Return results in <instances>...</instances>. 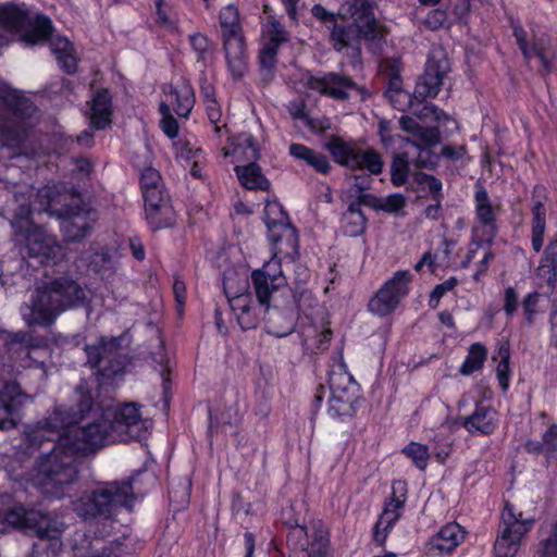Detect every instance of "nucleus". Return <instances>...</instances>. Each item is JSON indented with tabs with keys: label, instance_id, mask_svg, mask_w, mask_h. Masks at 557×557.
Here are the masks:
<instances>
[{
	"label": "nucleus",
	"instance_id": "nucleus-1",
	"mask_svg": "<svg viewBox=\"0 0 557 557\" xmlns=\"http://www.w3.org/2000/svg\"><path fill=\"white\" fill-rule=\"evenodd\" d=\"M151 425V420L143 417L136 403L99 411L87 384L82 382L73 394L71 406H55L45 419L26 431L28 448H39L45 442L54 444L49 453L37 459L25 480L47 497H64L77 480L78 453L111 443L141 440Z\"/></svg>",
	"mask_w": 557,
	"mask_h": 557
},
{
	"label": "nucleus",
	"instance_id": "nucleus-2",
	"mask_svg": "<svg viewBox=\"0 0 557 557\" xmlns=\"http://www.w3.org/2000/svg\"><path fill=\"white\" fill-rule=\"evenodd\" d=\"M284 256L273 253L272 258L264 262L261 269L251 273V282L258 305L253 304L251 294L238 293L235 286V278L225 274L223 287L230 306L243 330H250L258 325L267 312L270 313V321L278 315L277 310L270 311L272 295L286 285V277L282 270L281 258Z\"/></svg>",
	"mask_w": 557,
	"mask_h": 557
},
{
	"label": "nucleus",
	"instance_id": "nucleus-3",
	"mask_svg": "<svg viewBox=\"0 0 557 557\" xmlns=\"http://www.w3.org/2000/svg\"><path fill=\"white\" fill-rule=\"evenodd\" d=\"M0 28L18 35L27 45H38L49 39L50 49L58 64L67 73L76 70L73 46L67 38L52 35L51 20L42 14L30 16L25 5L0 3Z\"/></svg>",
	"mask_w": 557,
	"mask_h": 557
},
{
	"label": "nucleus",
	"instance_id": "nucleus-4",
	"mask_svg": "<svg viewBox=\"0 0 557 557\" xmlns=\"http://www.w3.org/2000/svg\"><path fill=\"white\" fill-rule=\"evenodd\" d=\"M87 305V296L75 281L59 277L38 286L21 307L28 326H50L64 311Z\"/></svg>",
	"mask_w": 557,
	"mask_h": 557
},
{
	"label": "nucleus",
	"instance_id": "nucleus-5",
	"mask_svg": "<svg viewBox=\"0 0 557 557\" xmlns=\"http://www.w3.org/2000/svg\"><path fill=\"white\" fill-rule=\"evenodd\" d=\"M136 500L131 481L97 484L72 502V510L83 520L109 519L124 507L131 509Z\"/></svg>",
	"mask_w": 557,
	"mask_h": 557
},
{
	"label": "nucleus",
	"instance_id": "nucleus-6",
	"mask_svg": "<svg viewBox=\"0 0 557 557\" xmlns=\"http://www.w3.org/2000/svg\"><path fill=\"white\" fill-rule=\"evenodd\" d=\"M342 18H351L354 25H334L331 39L337 51L352 47L358 37L376 40L383 37L384 27L375 20L372 3L369 0H344L337 12Z\"/></svg>",
	"mask_w": 557,
	"mask_h": 557
},
{
	"label": "nucleus",
	"instance_id": "nucleus-7",
	"mask_svg": "<svg viewBox=\"0 0 557 557\" xmlns=\"http://www.w3.org/2000/svg\"><path fill=\"white\" fill-rule=\"evenodd\" d=\"M0 521L15 529L32 532L40 541L49 542L48 548L55 555L62 547L60 536L65 523L57 516L45 515L39 510H26L23 506L14 505L5 510L0 509Z\"/></svg>",
	"mask_w": 557,
	"mask_h": 557
},
{
	"label": "nucleus",
	"instance_id": "nucleus-8",
	"mask_svg": "<svg viewBox=\"0 0 557 557\" xmlns=\"http://www.w3.org/2000/svg\"><path fill=\"white\" fill-rule=\"evenodd\" d=\"M380 136L386 149H401L396 153L392 163L391 175L395 186L406 183L409 175V164L418 166H432L435 164L434 157L428 148H421L416 141L404 138L400 135H392L388 123L380 122Z\"/></svg>",
	"mask_w": 557,
	"mask_h": 557
},
{
	"label": "nucleus",
	"instance_id": "nucleus-9",
	"mask_svg": "<svg viewBox=\"0 0 557 557\" xmlns=\"http://www.w3.org/2000/svg\"><path fill=\"white\" fill-rule=\"evenodd\" d=\"M329 388L327 414L338 421L352 417L356 410L357 384L342 358L330 371Z\"/></svg>",
	"mask_w": 557,
	"mask_h": 557
},
{
	"label": "nucleus",
	"instance_id": "nucleus-10",
	"mask_svg": "<svg viewBox=\"0 0 557 557\" xmlns=\"http://www.w3.org/2000/svg\"><path fill=\"white\" fill-rule=\"evenodd\" d=\"M264 223L272 244V253L294 258L298 253V236L277 200H268L265 202Z\"/></svg>",
	"mask_w": 557,
	"mask_h": 557
},
{
	"label": "nucleus",
	"instance_id": "nucleus-11",
	"mask_svg": "<svg viewBox=\"0 0 557 557\" xmlns=\"http://www.w3.org/2000/svg\"><path fill=\"white\" fill-rule=\"evenodd\" d=\"M220 24L228 71L234 78H240L246 71V59L238 9L233 4L224 7L220 12Z\"/></svg>",
	"mask_w": 557,
	"mask_h": 557
},
{
	"label": "nucleus",
	"instance_id": "nucleus-12",
	"mask_svg": "<svg viewBox=\"0 0 557 557\" xmlns=\"http://www.w3.org/2000/svg\"><path fill=\"white\" fill-rule=\"evenodd\" d=\"M0 355L2 358H14L23 368L38 369L39 376H46L45 362L50 356L49 348L46 345H30L22 332L0 330Z\"/></svg>",
	"mask_w": 557,
	"mask_h": 557
},
{
	"label": "nucleus",
	"instance_id": "nucleus-13",
	"mask_svg": "<svg viewBox=\"0 0 557 557\" xmlns=\"http://www.w3.org/2000/svg\"><path fill=\"white\" fill-rule=\"evenodd\" d=\"M325 148L332 154L335 162L348 169H364L372 174H380L382 172L383 162L380 154L373 149H361L356 141L332 137L325 144Z\"/></svg>",
	"mask_w": 557,
	"mask_h": 557
},
{
	"label": "nucleus",
	"instance_id": "nucleus-14",
	"mask_svg": "<svg viewBox=\"0 0 557 557\" xmlns=\"http://www.w3.org/2000/svg\"><path fill=\"white\" fill-rule=\"evenodd\" d=\"M163 91L165 99L160 104L161 128L166 136L174 138L178 133V124L171 115V111L183 117L188 116L195 104L194 90L187 82L182 79L175 86H164Z\"/></svg>",
	"mask_w": 557,
	"mask_h": 557
},
{
	"label": "nucleus",
	"instance_id": "nucleus-15",
	"mask_svg": "<svg viewBox=\"0 0 557 557\" xmlns=\"http://www.w3.org/2000/svg\"><path fill=\"white\" fill-rule=\"evenodd\" d=\"M533 522V519H523L511 505L506 504L502 512V528L494 545L496 557H515L521 539L530 531Z\"/></svg>",
	"mask_w": 557,
	"mask_h": 557
},
{
	"label": "nucleus",
	"instance_id": "nucleus-16",
	"mask_svg": "<svg viewBox=\"0 0 557 557\" xmlns=\"http://www.w3.org/2000/svg\"><path fill=\"white\" fill-rule=\"evenodd\" d=\"M411 274L397 271L370 299L369 310L380 317L392 313L409 293Z\"/></svg>",
	"mask_w": 557,
	"mask_h": 557
},
{
	"label": "nucleus",
	"instance_id": "nucleus-17",
	"mask_svg": "<svg viewBox=\"0 0 557 557\" xmlns=\"http://www.w3.org/2000/svg\"><path fill=\"white\" fill-rule=\"evenodd\" d=\"M407 482L395 480L392 483L391 496L386 499L382 513L380 515L374 529V541L383 545L388 533L401 516L404 506L407 502Z\"/></svg>",
	"mask_w": 557,
	"mask_h": 557
},
{
	"label": "nucleus",
	"instance_id": "nucleus-18",
	"mask_svg": "<svg viewBox=\"0 0 557 557\" xmlns=\"http://www.w3.org/2000/svg\"><path fill=\"white\" fill-rule=\"evenodd\" d=\"M89 269L99 275L107 290L106 297L111 296L114 300H122L127 296V281L119 272L117 261L108 252L101 251L94 255Z\"/></svg>",
	"mask_w": 557,
	"mask_h": 557
},
{
	"label": "nucleus",
	"instance_id": "nucleus-19",
	"mask_svg": "<svg viewBox=\"0 0 557 557\" xmlns=\"http://www.w3.org/2000/svg\"><path fill=\"white\" fill-rule=\"evenodd\" d=\"M450 70L445 52L435 49L431 52L423 75L414 88V98H435L443 85L444 78Z\"/></svg>",
	"mask_w": 557,
	"mask_h": 557
},
{
	"label": "nucleus",
	"instance_id": "nucleus-20",
	"mask_svg": "<svg viewBox=\"0 0 557 557\" xmlns=\"http://www.w3.org/2000/svg\"><path fill=\"white\" fill-rule=\"evenodd\" d=\"M214 132L219 137L218 145L221 147L223 156L231 157L235 165L247 164L259 159V149L251 135L240 134L231 138L225 125L215 126Z\"/></svg>",
	"mask_w": 557,
	"mask_h": 557
},
{
	"label": "nucleus",
	"instance_id": "nucleus-21",
	"mask_svg": "<svg viewBox=\"0 0 557 557\" xmlns=\"http://www.w3.org/2000/svg\"><path fill=\"white\" fill-rule=\"evenodd\" d=\"M119 341L116 337H102L97 345H87L85 348L87 362L91 368H99L103 379L119 375L123 371L122 363L115 359Z\"/></svg>",
	"mask_w": 557,
	"mask_h": 557
},
{
	"label": "nucleus",
	"instance_id": "nucleus-22",
	"mask_svg": "<svg viewBox=\"0 0 557 557\" xmlns=\"http://www.w3.org/2000/svg\"><path fill=\"white\" fill-rule=\"evenodd\" d=\"M30 400L15 381H7L0 388V430H10L21 420V408Z\"/></svg>",
	"mask_w": 557,
	"mask_h": 557
},
{
	"label": "nucleus",
	"instance_id": "nucleus-23",
	"mask_svg": "<svg viewBox=\"0 0 557 557\" xmlns=\"http://www.w3.org/2000/svg\"><path fill=\"white\" fill-rule=\"evenodd\" d=\"M305 84L310 90L336 100H344L358 89L349 77L337 73H327L321 76L306 74Z\"/></svg>",
	"mask_w": 557,
	"mask_h": 557
},
{
	"label": "nucleus",
	"instance_id": "nucleus-24",
	"mask_svg": "<svg viewBox=\"0 0 557 557\" xmlns=\"http://www.w3.org/2000/svg\"><path fill=\"white\" fill-rule=\"evenodd\" d=\"M389 98L391 101L398 110H404V107L399 103L403 101L404 103L409 104L412 111L424 121H434L440 126H448L454 125L456 127V121L446 114L443 110L438 109L436 106L432 103H423L421 109L413 108L412 96L399 88V78L397 76L393 77L389 82Z\"/></svg>",
	"mask_w": 557,
	"mask_h": 557
},
{
	"label": "nucleus",
	"instance_id": "nucleus-25",
	"mask_svg": "<svg viewBox=\"0 0 557 557\" xmlns=\"http://www.w3.org/2000/svg\"><path fill=\"white\" fill-rule=\"evenodd\" d=\"M262 37L264 42L260 51V63L263 67L271 69L280 45L287 40V33L278 21L270 18L262 27Z\"/></svg>",
	"mask_w": 557,
	"mask_h": 557
},
{
	"label": "nucleus",
	"instance_id": "nucleus-26",
	"mask_svg": "<svg viewBox=\"0 0 557 557\" xmlns=\"http://www.w3.org/2000/svg\"><path fill=\"white\" fill-rule=\"evenodd\" d=\"M144 202L146 220L152 231L166 228L175 224L176 214L169 202L168 195Z\"/></svg>",
	"mask_w": 557,
	"mask_h": 557
},
{
	"label": "nucleus",
	"instance_id": "nucleus-27",
	"mask_svg": "<svg viewBox=\"0 0 557 557\" xmlns=\"http://www.w3.org/2000/svg\"><path fill=\"white\" fill-rule=\"evenodd\" d=\"M465 537L466 530L457 522H449L430 539V549L441 555L450 554L463 542Z\"/></svg>",
	"mask_w": 557,
	"mask_h": 557
},
{
	"label": "nucleus",
	"instance_id": "nucleus-28",
	"mask_svg": "<svg viewBox=\"0 0 557 557\" xmlns=\"http://www.w3.org/2000/svg\"><path fill=\"white\" fill-rule=\"evenodd\" d=\"M87 116L96 129H103L111 124L112 97L108 90L96 92L89 103Z\"/></svg>",
	"mask_w": 557,
	"mask_h": 557
},
{
	"label": "nucleus",
	"instance_id": "nucleus-29",
	"mask_svg": "<svg viewBox=\"0 0 557 557\" xmlns=\"http://www.w3.org/2000/svg\"><path fill=\"white\" fill-rule=\"evenodd\" d=\"M497 423L496 410L490 406H480L465 420L463 425L470 433L487 435L496 429Z\"/></svg>",
	"mask_w": 557,
	"mask_h": 557
},
{
	"label": "nucleus",
	"instance_id": "nucleus-30",
	"mask_svg": "<svg viewBox=\"0 0 557 557\" xmlns=\"http://www.w3.org/2000/svg\"><path fill=\"white\" fill-rule=\"evenodd\" d=\"M474 203L476 220L486 230L487 242H491L497 230L496 209L484 188L481 187L475 191Z\"/></svg>",
	"mask_w": 557,
	"mask_h": 557
},
{
	"label": "nucleus",
	"instance_id": "nucleus-31",
	"mask_svg": "<svg viewBox=\"0 0 557 557\" xmlns=\"http://www.w3.org/2000/svg\"><path fill=\"white\" fill-rule=\"evenodd\" d=\"M309 318L311 323L305 331L306 341L312 338L320 345L329 343L332 337V331L326 309L322 306H317L309 313Z\"/></svg>",
	"mask_w": 557,
	"mask_h": 557
},
{
	"label": "nucleus",
	"instance_id": "nucleus-32",
	"mask_svg": "<svg viewBox=\"0 0 557 557\" xmlns=\"http://www.w3.org/2000/svg\"><path fill=\"white\" fill-rule=\"evenodd\" d=\"M236 176L243 187L250 190H268L270 181L262 173L261 168L253 162L236 164L234 166Z\"/></svg>",
	"mask_w": 557,
	"mask_h": 557
},
{
	"label": "nucleus",
	"instance_id": "nucleus-33",
	"mask_svg": "<svg viewBox=\"0 0 557 557\" xmlns=\"http://www.w3.org/2000/svg\"><path fill=\"white\" fill-rule=\"evenodd\" d=\"M176 159L184 165H190V174L194 177L201 176V164L205 160L202 150L189 140H177L174 144Z\"/></svg>",
	"mask_w": 557,
	"mask_h": 557
},
{
	"label": "nucleus",
	"instance_id": "nucleus-34",
	"mask_svg": "<svg viewBox=\"0 0 557 557\" xmlns=\"http://www.w3.org/2000/svg\"><path fill=\"white\" fill-rule=\"evenodd\" d=\"M399 124L401 129L414 135L420 140V143L417 144L420 145L421 148L431 150V147L440 141V133L436 127L422 128L410 116H401Z\"/></svg>",
	"mask_w": 557,
	"mask_h": 557
},
{
	"label": "nucleus",
	"instance_id": "nucleus-35",
	"mask_svg": "<svg viewBox=\"0 0 557 557\" xmlns=\"http://www.w3.org/2000/svg\"><path fill=\"white\" fill-rule=\"evenodd\" d=\"M546 230V208L542 200H534L532 206V248L540 252L543 248Z\"/></svg>",
	"mask_w": 557,
	"mask_h": 557
},
{
	"label": "nucleus",
	"instance_id": "nucleus-36",
	"mask_svg": "<svg viewBox=\"0 0 557 557\" xmlns=\"http://www.w3.org/2000/svg\"><path fill=\"white\" fill-rule=\"evenodd\" d=\"M289 153L295 159L306 161L315 171L322 174H326L331 168L330 162L324 154L315 152L304 145L292 144L289 147Z\"/></svg>",
	"mask_w": 557,
	"mask_h": 557
},
{
	"label": "nucleus",
	"instance_id": "nucleus-37",
	"mask_svg": "<svg viewBox=\"0 0 557 557\" xmlns=\"http://www.w3.org/2000/svg\"><path fill=\"white\" fill-rule=\"evenodd\" d=\"M140 186L144 201H151L156 197L166 195L160 173L153 168H146L140 174Z\"/></svg>",
	"mask_w": 557,
	"mask_h": 557
},
{
	"label": "nucleus",
	"instance_id": "nucleus-38",
	"mask_svg": "<svg viewBox=\"0 0 557 557\" xmlns=\"http://www.w3.org/2000/svg\"><path fill=\"white\" fill-rule=\"evenodd\" d=\"M525 449L533 454H543L552 458L557 451V424H552L543 434L541 441H528Z\"/></svg>",
	"mask_w": 557,
	"mask_h": 557
},
{
	"label": "nucleus",
	"instance_id": "nucleus-39",
	"mask_svg": "<svg viewBox=\"0 0 557 557\" xmlns=\"http://www.w3.org/2000/svg\"><path fill=\"white\" fill-rule=\"evenodd\" d=\"M487 357V349L481 343H474L469 347L468 355L460 366L459 372L462 375H470L480 370Z\"/></svg>",
	"mask_w": 557,
	"mask_h": 557
},
{
	"label": "nucleus",
	"instance_id": "nucleus-40",
	"mask_svg": "<svg viewBox=\"0 0 557 557\" xmlns=\"http://www.w3.org/2000/svg\"><path fill=\"white\" fill-rule=\"evenodd\" d=\"M366 222L362 211L354 206H350L342 218L344 233L350 237L361 235L366 228Z\"/></svg>",
	"mask_w": 557,
	"mask_h": 557
},
{
	"label": "nucleus",
	"instance_id": "nucleus-41",
	"mask_svg": "<svg viewBox=\"0 0 557 557\" xmlns=\"http://www.w3.org/2000/svg\"><path fill=\"white\" fill-rule=\"evenodd\" d=\"M401 453L419 470L424 471L426 469L431 458V454L426 445L419 442H410L401 449Z\"/></svg>",
	"mask_w": 557,
	"mask_h": 557
},
{
	"label": "nucleus",
	"instance_id": "nucleus-42",
	"mask_svg": "<svg viewBox=\"0 0 557 557\" xmlns=\"http://www.w3.org/2000/svg\"><path fill=\"white\" fill-rule=\"evenodd\" d=\"M513 35L516 37V40H517L523 55L527 59L537 58L544 67H546V69L549 67V63H548L547 59L545 58V55L543 54V52L537 47L528 45L525 32L522 27L516 26L513 28Z\"/></svg>",
	"mask_w": 557,
	"mask_h": 557
},
{
	"label": "nucleus",
	"instance_id": "nucleus-43",
	"mask_svg": "<svg viewBox=\"0 0 557 557\" xmlns=\"http://www.w3.org/2000/svg\"><path fill=\"white\" fill-rule=\"evenodd\" d=\"M540 271L548 274L549 278L557 272V236L549 239L539 267Z\"/></svg>",
	"mask_w": 557,
	"mask_h": 557
},
{
	"label": "nucleus",
	"instance_id": "nucleus-44",
	"mask_svg": "<svg viewBox=\"0 0 557 557\" xmlns=\"http://www.w3.org/2000/svg\"><path fill=\"white\" fill-rule=\"evenodd\" d=\"M498 355L500 360L496 367V375L502 389L506 392L509 387L511 375L509 364V350L507 348L502 347L498 351Z\"/></svg>",
	"mask_w": 557,
	"mask_h": 557
},
{
	"label": "nucleus",
	"instance_id": "nucleus-45",
	"mask_svg": "<svg viewBox=\"0 0 557 557\" xmlns=\"http://www.w3.org/2000/svg\"><path fill=\"white\" fill-rule=\"evenodd\" d=\"M535 557H557V522L548 537L540 543Z\"/></svg>",
	"mask_w": 557,
	"mask_h": 557
},
{
	"label": "nucleus",
	"instance_id": "nucleus-46",
	"mask_svg": "<svg viewBox=\"0 0 557 557\" xmlns=\"http://www.w3.org/2000/svg\"><path fill=\"white\" fill-rule=\"evenodd\" d=\"M407 199L401 194H392L379 201V208L389 213H399L406 206Z\"/></svg>",
	"mask_w": 557,
	"mask_h": 557
},
{
	"label": "nucleus",
	"instance_id": "nucleus-47",
	"mask_svg": "<svg viewBox=\"0 0 557 557\" xmlns=\"http://www.w3.org/2000/svg\"><path fill=\"white\" fill-rule=\"evenodd\" d=\"M541 298L542 295L534 292L529 294L523 300L522 307L525 314V319L529 324L533 323L535 314H537L541 311Z\"/></svg>",
	"mask_w": 557,
	"mask_h": 557
},
{
	"label": "nucleus",
	"instance_id": "nucleus-48",
	"mask_svg": "<svg viewBox=\"0 0 557 557\" xmlns=\"http://www.w3.org/2000/svg\"><path fill=\"white\" fill-rule=\"evenodd\" d=\"M457 285V278L449 277L445 282L436 285L431 293L429 305L432 308H436L440 304L441 298L449 290L454 289Z\"/></svg>",
	"mask_w": 557,
	"mask_h": 557
},
{
	"label": "nucleus",
	"instance_id": "nucleus-49",
	"mask_svg": "<svg viewBox=\"0 0 557 557\" xmlns=\"http://www.w3.org/2000/svg\"><path fill=\"white\" fill-rule=\"evenodd\" d=\"M157 9L158 21L165 27H174L175 16L172 12V8L163 2V0H154Z\"/></svg>",
	"mask_w": 557,
	"mask_h": 557
},
{
	"label": "nucleus",
	"instance_id": "nucleus-50",
	"mask_svg": "<svg viewBox=\"0 0 557 557\" xmlns=\"http://www.w3.org/2000/svg\"><path fill=\"white\" fill-rule=\"evenodd\" d=\"M309 557H330L329 540L325 531L320 530L317 543L311 544Z\"/></svg>",
	"mask_w": 557,
	"mask_h": 557
},
{
	"label": "nucleus",
	"instance_id": "nucleus-51",
	"mask_svg": "<svg viewBox=\"0 0 557 557\" xmlns=\"http://www.w3.org/2000/svg\"><path fill=\"white\" fill-rule=\"evenodd\" d=\"M82 548H87L88 550L85 557H113L112 549L102 545L99 540L89 542L87 547L82 544Z\"/></svg>",
	"mask_w": 557,
	"mask_h": 557
},
{
	"label": "nucleus",
	"instance_id": "nucleus-52",
	"mask_svg": "<svg viewBox=\"0 0 557 557\" xmlns=\"http://www.w3.org/2000/svg\"><path fill=\"white\" fill-rule=\"evenodd\" d=\"M518 309V295L513 287H507L504 293V311L512 315Z\"/></svg>",
	"mask_w": 557,
	"mask_h": 557
},
{
	"label": "nucleus",
	"instance_id": "nucleus-53",
	"mask_svg": "<svg viewBox=\"0 0 557 557\" xmlns=\"http://www.w3.org/2000/svg\"><path fill=\"white\" fill-rule=\"evenodd\" d=\"M190 44L193 49L198 53V60H203L209 48L207 37L201 34H194L190 36Z\"/></svg>",
	"mask_w": 557,
	"mask_h": 557
},
{
	"label": "nucleus",
	"instance_id": "nucleus-54",
	"mask_svg": "<svg viewBox=\"0 0 557 557\" xmlns=\"http://www.w3.org/2000/svg\"><path fill=\"white\" fill-rule=\"evenodd\" d=\"M173 293L176 302V309L178 314L181 315L184 311L185 306V295H186V286L183 281L175 280L173 284Z\"/></svg>",
	"mask_w": 557,
	"mask_h": 557
},
{
	"label": "nucleus",
	"instance_id": "nucleus-55",
	"mask_svg": "<svg viewBox=\"0 0 557 557\" xmlns=\"http://www.w3.org/2000/svg\"><path fill=\"white\" fill-rule=\"evenodd\" d=\"M205 103L207 115L211 123L218 124L222 119L221 107L218 103L216 99H209Z\"/></svg>",
	"mask_w": 557,
	"mask_h": 557
},
{
	"label": "nucleus",
	"instance_id": "nucleus-56",
	"mask_svg": "<svg viewBox=\"0 0 557 557\" xmlns=\"http://www.w3.org/2000/svg\"><path fill=\"white\" fill-rule=\"evenodd\" d=\"M446 21V13L442 10H433L429 13L425 23L426 25L432 28L436 29L441 27L444 22Z\"/></svg>",
	"mask_w": 557,
	"mask_h": 557
},
{
	"label": "nucleus",
	"instance_id": "nucleus-57",
	"mask_svg": "<svg viewBox=\"0 0 557 557\" xmlns=\"http://www.w3.org/2000/svg\"><path fill=\"white\" fill-rule=\"evenodd\" d=\"M419 182L433 195L438 194L442 189V182L432 175L422 174Z\"/></svg>",
	"mask_w": 557,
	"mask_h": 557
},
{
	"label": "nucleus",
	"instance_id": "nucleus-58",
	"mask_svg": "<svg viewBox=\"0 0 557 557\" xmlns=\"http://www.w3.org/2000/svg\"><path fill=\"white\" fill-rule=\"evenodd\" d=\"M442 154L450 160H460L466 154V149L462 146L446 145L442 148Z\"/></svg>",
	"mask_w": 557,
	"mask_h": 557
},
{
	"label": "nucleus",
	"instance_id": "nucleus-59",
	"mask_svg": "<svg viewBox=\"0 0 557 557\" xmlns=\"http://www.w3.org/2000/svg\"><path fill=\"white\" fill-rule=\"evenodd\" d=\"M312 15L314 17H317L318 20L322 21V22H331V23H335L336 22V16L338 14H335V13H332V12H329L324 7H322L321 4H315L313 8H312Z\"/></svg>",
	"mask_w": 557,
	"mask_h": 557
},
{
	"label": "nucleus",
	"instance_id": "nucleus-60",
	"mask_svg": "<svg viewBox=\"0 0 557 557\" xmlns=\"http://www.w3.org/2000/svg\"><path fill=\"white\" fill-rule=\"evenodd\" d=\"M494 259V253L491 250H486L478 265L476 272L473 275L475 281H479L480 277L486 272L490 262Z\"/></svg>",
	"mask_w": 557,
	"mask_h": 557
},
{
	"label": "nucleus",
	"instance_id": "nucleus-61",
	"mask_svg": "<svg viewBox=\"0 0 557 557\" xmlns=\"http://www.w3.org/2000/svg\"><path fill=\"white\" fill-rule=\"evenodd\" d=\"M470 11L469 0H456L454 3V14L459 21H465Z\"/></svg>",
	"mask_w": 557,
	"mask_h": 557
},
{
	"label": "nucleus",
	"instance_id": "nucleus-62",
	"mask_svg": "<svg viewBox=\"0 0 557 557\" xmlns=\"http://www.w3.org/2000/svg\"><path fill=\"white\" fill-rule=\"evenodd\" d=\"M290 20L298 21V4L300 0H281Z\"/></svg>",
	"mask_w": 557,
	"mask_h": 557
},
{
	"label": "nucleus",
	"instance_id": "nucleus-63",
	"mask_svg": "<svg viewBox=\"0 0 557 557\" xmlns=\"http://www.w3.org/2000/svg\"><path fill=\"white\" fill-rule=\"evenodd\" d=\"M424 265H428L432 273L435 271V258L430 251L422 256L420 261L414 265V270L421 271Z\"/></svg>",
	"mask_w": 557,
	"mask_h": 557
},
{
	"label": "nucleus",
	"instance_id": "nucleus-64",
	"mask_svg": "<svg viewBox=\"0 0 557 557\" xmlns=\"http://www.w3.org/2000/svg\"><path fill=\"white\" fill-rule=\"evenodd\" d=\"M244 543H245V557H253L255 546H256V541H255L253 534L250 532H246L244 534Z\"/></svg>",
	"mask_w": 557,
	"mask_h": 557
}]
</instances>
